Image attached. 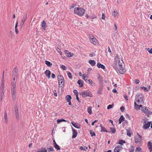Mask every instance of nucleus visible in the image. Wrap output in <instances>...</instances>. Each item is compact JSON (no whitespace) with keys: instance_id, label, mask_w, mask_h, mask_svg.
Wrapping results in <instances>:
<instances>
[{"instance_id":"1","label":"nucleus","mask_w":152,"mask_h":152,"mask_svg":"<svg viewBox=\"0 0 152 152\" xmlns=\"http://www.w3.org/2000/svg\"><path fill=\"white\" fill-rule=\"evenodd\" d=\"M118 65L119 68L118 69V71L120 73L123 74L126 72V70L125 68L124 64L122 60L119 61Z\"/></svg>"},{"instance_id":"2","label":"nucleus","mask_w":152,"mask_h":152,"mask_svg":"<svg viewBox=\"0 0 152 152\" xmlns=\"http://www.w3.org/2000/svg\"><path fill=\"white\" fill-rule=\"evenodd\" d=\"M75 13L80 16H83L85 12V10L82 8L75 7L74 9Z\"/></svg>"},{"instance_id":"3","label":"nucleus","mask_w":152,"mask_h":152,"mask_svg":"<svg viewBox=\"0 0 152 152\" xmlns=\"http://www.w3.org/2000/svg\"><path fill=\"white\" fill-rule=\"evenodd\" d=\"M58 78L59 87L62 89L64 87V78L63 76L60 75H58Z\"/></svg>"},{"instance_id":"4","label":"nucleus","mask_w":152,"mask_h":152,"mask_svg":"<svg viewBox=\"0 0 152 152\" xmlns=\"http://www.w3.org/2000/svg\"><path fill=\"white\" fill-rule=\"evenodd\" d=\"M79 94L80 95H81L83 97H85L87 96L91 97L93 96V95L91 92L88 90H86L83 92L79 93Z\"/></svg>"},{"instance_id":"5","label":"nucleus","mask_w":152,"mask_h":152,"mask_svg":"<svg viewBox=\"0 0 152 152\" xmlns=\"http://www.w3.org/2000/svg\"><path fill=\"white\" fill-rule=\"evenodd\" d=\"M142 122H143V128L144 129H147L150 126L151 123V121L148 122L146 120V119H143Z\"/></svg>"},{"instance_id":"6","label":"nucleus","mask_w":152,"mask_h":152,"mask_svg":"<svg viewBox=\"0 0 152 152\" xmlns=\"http://www.w3.org/2000/svg\"><path fill=\"white\" fill-rule=\"evenodd\" d=\"M139 98L140 101V104L143 103H144L143 100L144 99V96L142 93L138 94L136 95L135 100L137 101V99Z\"/></svg>"},{"instance_id":"7","label":"nucleus","mask_w":152,"mask_h":152,"mask_svg":"<svg viewBox=\"0 0 152 152\" xmlns=\"http://www.w3.org/2000/svg\"><path fill=\"white\" fill-rule=\"evenodd\" d=\"M90 39V42L94 45H96L97 43V39L94 37L92 35H91L89 36Z\"/></svg>"},{"instance_id":"8","label":"nucleus","mask_w":152,"mask_h":152,"mask_svg":"<svg viewBox=\"0 0 152 152\" xmlns=\"http://www.w3.org/2000/svg\"><path fill=\"white\" fill-rule=\"evenodd\" d=\"M138 136H136L135 137V142L137 143L140 142L142 140V137L137 133Z\"/></svg>"},{"instance_id":"9","label":"nucleus","mask_w":152,"mask_h":152,"mask_svg":"<svg viewBox=\"0 0 152 152\" xmlns=\"http://www.w3.org/2000/svg\"><path fill=\"white\" fill-rule=\"evenodd\" d=\"M11 92L13 100L14 101L16 98L15 94H16V90L15 88H11Z\"/></svg>"},{"instance_id":"10","label":"nucleus","mask_w":152,"mask_h":152,"mask_svg":"<svg viewBox=\"0 0 152 152\" xmlns=\"http://www.w3.org/2000/svg\"><path fill=\"white\" fill-rule=\"evenodd\" d=\"M72 138L74 139L76 137L77 134V131L74 129L72 127Z\"/></svg>"},{"instance_id":"11","label":"nucleus","mask_w":152,"mask_h":152,"mask_svg":"<svg viewBox=\"0 0 152 152\" xmlns=\"http://www.w3.org/2000/svg\"><path fill=\"white\" fill-rule=\"evenodd\" d=\"M18 69L17 67H15L13 69L12 71V75L16 77H17Z\"/></svg>"},{"instance_id":"12","label":"nucleus","mask_w":152,"mask_h":152,"mask_svg":"<svg viewBox=\"0 0 152 152\" xmlns=\"http://www.w3.org/2000/svg\"><path fill=\"white\" fill-rule=\"evenodd\" d=\"M71 124L72 125L76 128L78 129H80V128L81 125L80 124H79L78 123H74L73 122H72Z\"/></svg>"},{"instance_id":"13","label":"nucleus","mask_w":152,"mask_h":152,"mask_svg":"<svg viewBox=\"0 0 152 152\" xmlns=\"http://www.w3.org/2000/svg\"><path fill=\"white\" fill-rule=\"evenodd\" d=\"M64 51L65 53V54H66V56L67 57H72L74 55L73 53L69 52L67 50H65Z\"/></svg>"},{"instance_id":"14","label":"nucleus","mask_w":152,"mask_h":152,"mask_svg":"<svg viewBox=\"0 0 152 152\" xmlns=\"http://www.w3.org/2000/svg\"><path fill=\"white\" fill-rule=\"evenodd\" d=\"M148 147L150 151H152V143L151 142L149 141L148 142Z\"/></svg>"},{"instance_id":"15","label":"nucleus","mask_w":152,"mask_h":152,"mask_svg":"<svg viewBox=\"0 0 152 152\" xmlns=\"http://www.w3.org/2000/svg\"><path fill=\"white\" fill-rule=\"evenodd\" d=\"M45 74L46 76L49 79L50 78V75L51 74L50 71L49 70H46L45 72Z\"/></svg>"},{"instance_id":"16","label":"nucleus","mask_w":152,"mask_h":152,"mask_svg":"<svg viewBox=\"0 0 152 152\" xmlns=\"http://www.w3.org/2000/svg\"><path fill=\"white\" fill-rule=\"evenodd\" d=\"M97 66L99 68H101L102 69H105V66L103 64H101L100 63H98L97 64Z\"/></svg>"},{"instance_id":"17","label":"nucleus","mask_w":152,"mask_h":152,"mask_svg":"<svg viewBox=\"0 0 152 152\" xmlns=\"http://www.w3.org/2000/svg\"><path fill=\"white\" fill-rule=\"evenodd\" d=\"M4 122L5 123L7 124L8 122V118L7 115V112L6 111H4Z\"/></svg>"},{"instance_id":"18","label":"nucleus","mask_w":152,"mask_h":152,"mask_svg":"<svg viewBox=\"0 0 152 152\" xmlns=\"http://www.w3.org/2000/svg\"><path fill=\"white\" fill-rule=\"evenodd\" d=\"M141 110L142 111L143 113L146 114H147V111L148 110L147 109V108L145 106L142 107L141 108Z\"/></svg>"},{"instance_id":"19","label":"nucleus","mask_w":152,"mask_h":152,"mask_svg":"<svg viewBox=\"0 0 152 152\" xmlns=\"http://www.w3.org/2000/svg\"><path fill=\"white\" fill-rule=\"evenodd\" d=\"M134 107L136 109H139L140 107H142V105H138L137 104L136 102H135L134 103Z\"/></svg>"},{"instance_id":"20","label":"nucleus","mask_w":152,"mask_h":152,"mask_svg":"<svg viewBox=\"0 0 152 152\" xmlns=\"http://www.w3.org/2000/svg\"><path fill=\"white\" fill-rule=\"evenodd\" d=\"M100 126L101 127V132H109L107 131V130L104 127L102 126L101 124H100Z\"/></svg>"},{"instance_id":"21","label":"nucleus","mask_w":152,"mask_h":152,"mask_svg":"<svg viewBox=\"0 0 152 152\" xmlns=\"http://www.w3.org/2000/svg\"><path fill=\"white\" fill-rule=\"evenodd\" d=\"M15 115H16V118L17 119H18V118L19 117V114H18V108L17 107L15 108Z\"/></svg>"},{"instance_id":"22","label":"nucleus","mask_w":152,"mask_h":152,"mask_svg":"<svg viewBox=\"0 0 152 152\" xmlns=\"http://www.w3.org/2000/svg\"><path fill=\"white\" fill-rule=\"evenodd\" d=\"M66 99L67 102L71 101L72 97L70 95H67L66 97Z\"/></svg>"},{"instance_id":"23","label":"nucleus","mask_w":152,"mask_h":152,"mask_svg":"<svg viewBox=\"0 0 152 152\" xmlns=\"http://www.w3.org/2000/svg\"><path fill=\"white\" fill-rule=\"evenodd\" d=\"M78 84L80 85V87H81L83 86V83L81 80H79L77 82Z\"/></svg>"},{"instance_id":"24","label":"nucleus","mask_w":152,"mask_h":152,"mask_svg":"<svg viewBox=\"0 0 152 152\" xmlns=\"http://www.w3.org/2000/svg\"><path fill=\"white\" fill-rule=\"evenodd\" d=\"M42 28L45 30L46 28V23L44 20H43L42 22Z\"/></svg>"},{"instance_id":"25","label":"nucleus","mask_w":152,"mask_h":152,"mask_svg":"<svg viewBox=\"0 0 152 152\" xmlns=\"http://www.w3.org/2000/svg\"><path fill=\"white\" fill-rule=\"evenodd\" d=\"M124 118L123 115H122L121 116L119 119V124H120L123 121H124Z\"/></svg>"},{"instance_id":"26","label":"nucleus","mask_w":152,"mask_h":152,"mask_svg":"<svg viewBox=\"0 0 152 152\" xmlns=\"http://www.w3.org/2000/svg\"><path fill=\"white\" fill-rule=\"evenodd\" d=\"M88 62L92 66H94L96 64V62L94 60H90Z\"/></svg>"},{"instance_id":"27","label":"nucleus","mask_w":152,"mask_h":152,"mask_svg":"<svg viewBox=\"0 0 152 152\" xmlns=\"http://www.w3.org/2000/svg\"><path fill=\"white\" fill-rule=\"evenodd\" d=\"M37 152H47V150L46 149L44 148H42L40 149H39L38 151H37Z\"/></svg>"},{"instance_id":"28","label":"nucleus","mask_w":152,"mask_h":152,"mask_svg":"<svg viewBox=\"0 0 152 152\" xmlns=\"http://www.w3.org/2000/svg\"><path fill=\"white\" fill-rule=\"evenodd\" d=\"M16 81H13L11 83V85L12 87L11 88H15L16 86Z\"/></svg>"},{"instance_id":"29","label":"nucleus","mask_w":152,"mask_h":152,"mask_svg":"<svg viewBox=\"0 0 152 152\" xmlns=\"http://www.w3.org/2000/svg\"><path fill=\"white\" fill-rule=\"evenodd\" d=\"M18 21H17L16 22V24L15 25V33L16 34H18V29L17 28V26H18Z\"/></svg>"},{"instance_id":"30","label":"nucleus","mask_w":152,"mask_h":152,"mask_svg":"<svg viewBox=\"0 0 152 152\" xmlns=\"http://www.w3.org/2000/svg\"><path fill=\"white\" fill-rule=\"evenodd\" d=\"M119 148V145H118L115 147L114 150V152H119L121 150Z\"/></svg>"},{"instance_id":"31","label":"nucleus","mask_w":152,"mask_h":152,"mask_svg":"<svg viewBox=\"0 0 152 152\" xmlns=\"http://www.w3.org/2000/svg\"><path fill=\"white\" fill-rule=\"evenodd\" d=\"M45 63L49 67H50L52 65V64L48 61H46Z\"/></svg>"},{"instance_id":"32","label":"nucleus","mask_w":152,"mask_h":152,"mask_svg":"<svg viewBox=\"0 0 152 152\" xmlns=\"http://www.w3.org/2000/svg\"><path fill=\"white\" fill-rule=\"evenodd\" d=\"M110 132L114 133L116 132V129L114 128L110 127Z\"/></svg>"},{"instance_id":"33","label":"nucleus","mask_w":152,"mask_h":152,"mask_svg":"<svg viewBox=\"0 0 152 152\" xmlns=\"http://www.w3.org/2000/svg\"><path fill=\"white\" fill-rule=\"evenodd\" d=\"M102 87H100L98 90L97 92L99 94H102Z\"/></svg>"},{"instance_id":"34","label":"nucleus","mask_w":152,"mask_h":152,"mask_svg":"<svg viewBox=\"0 0 152 152\" xmlns=\"http://www.w3.org/2000/svg\"><path fill=\"white\" fill-rule=\"evenodd\" d=\"M126 142L125 141L123 140H120L118 141V143L121 145H123V144L125 143Z\"/></svg>"},{"instance_id":"35","label":"nucleus","mask_w":152,"mask_h":152,"mask_svg":"<svg viewBox=\"0 0 152 152\" xmlns=\"http://www.w3.org/2000/svg\"><path fill=\"white\" fill-rule=\"evenodd\" d=\"M53 145L56 149H57V150H60V147L56 143H55V145Z\"/></svg>"},{"instance_id":"36","label":"nucleus","mask_w":152,"mask_h":152,"mask_svg":"<svg viewBox=\"0 0 152 152\" xmlns=\"http://www.w3.org/2000/svg\"><path fill=\"white\" fill-rule=\"evenodd\" d=\"M91 108V107H89L88 108L87 111L89 114H91L92 113Z\"/></svg>"},{"instance_id":"37","label":"nucleus","mask_w":152,"mask_h":152,"mask_svg":"<svg viewBox=\"0 0 152 152\" xmlns=\"http://www.w3.org/2000/svg\"><path fill=\"white\" fill-rule=\"evenodd\" d=\"M4 83L1 82V90L3 91H4Z\"/></svg>"},{"instance_id":"38","label":"nucleus","mask_w":152,"mask_h":152,"mask_svg":"<svg viewBox=\"0 0 152 152\" xmlns=\"http://www.w3.org/2000/svg\"><path fill=\"white\" fill-rule=\"evenodd\" d=\"M47 149L49 150L48 151L49 152L52 151L54 150L53 148L51 146L50 147H49V146L47 147Z\"/></svg>"},{"instance_id":"39","label":"nucleus","mask_w":152,"mask_h":152,"mask_svg":"<svg viewBox=\"0 0 152 152\" xmlns=\"http://www.w3.org/2000/svg\"><path fill=\"white\" fill-rule=\"evenodd\" d=\"M62 121H65L66 122V121L65 120V119H58L57 120V122L58 123H60V122H62Z\"/></svg>"},{"instance_id":"40","label":"nucleus","mask_w":152,"mask_h":152,"mask_svg":"<svg viewBox=\"0 0 152 152\" xmlns=\"http://www.w3.org/2000/svg\"><path fill=\"white\" fill-rule=\"evenodd\" d=\"M134 146H132L130 149L129 150V152H134Z\"/></svg>"},{"instance_id":"41","label":"nucleus","mask_w":152,"mask_h":152,"mask_svg":"<svg viewBox=\"0 0 152 152\" xmlns=\"http://www.w3.org/2000/svg\"><path fill=\"white\" fill-rule=\"evenodd\" d=\"M90 134L91 136H95L96 134L95 132H94L91 130L90 131Z\"/></svg>"},{"instance_id":"42","label":"nucleus","mask_w":152,"mask_h":152,"mask_svg":"<svg viewBox=\"0 0 152 152\" xmlns=\"http://www.w3.org/2000/svg\"><path fill=\"white\" fill-rule=\"evenodd\" d=\"M67 75H68V77H69L70 79H72V74H71V73H70V72H68L67 73Z\"/></svg>"},{"instance_id":"43","label":"nucleus","mask_w":152,"mask_h":152,"mask_svg":"<svg viewBox=\"0 0 152 152\" xmlns=\"http://www.w3.org/2000/svg\"><path fill=\"white\" fill-rule=\"evenodd\" d=\"M131 132L128 129L127 130V134L129 137L131 136Z\"/></svg>"},{"instance_id":"44","label":"nucleus","mask_w":152,"mask_h":152,"mask_svg":"<svg viewBox=\"0 0 152 152\" xmlns=\"http://www.w3.org/2000/svg\"><path fill=\"white\" fill-rule=\"evenodd\" d=\"M141 151V149L140 148H137L135 150V152H140V151Z\"/></svg>"},{"instance_id":"45","label":"nucleus","mask_w":152,"mask_h":152,"mask_svg":"<svg viewBox=\"0 0 152 152\" xmlns=\"http://www.w3.org/2000/svg\"><path fill=\"white\" fill-rule=\"evenodd\" d=\"M4 71H3L2 76L1 82L4 83Z\"/></svg>"},{"instance_id":"46","label":"nucleus","mask_w":152,"mask_h":152,"mask_svg":"<svg viewBox=\"0 0 152 152\" xmlns=\"http://www.w3.org/2000/svg\"><path fill=\"white\" fill-rule=\"evenodd\" d=\"M61 68L63 70H65L66 69V67L64 65H62L61 66Z\"/></svg>"},{"instance_id":"47","label":"nucleus","mask_w":152,"mask_h":152,"mask_svg":"<svg viewBox=\"0 0 152 152\" xmlns=\"http://www.w3.org/2000/svg\"><path fill=\"white\" fill-rule=\"evenodd\" d=\"M113 104H112L111 105H110V104L107 107V109H109L110 108H113Z\"/></svg>"},{"instance_id":"48","label":"nucleus","mask_w":152,"mask_h":152,"mask_svg":"<svg viewBox=\"0 0 152 152\" xmlns=\"http://www.w3.org/2000/svg\"><path fill=\"white\" fill-rule=\"evenodd\" d=\"M141 88L142 89H143L144 91H148V90L147 89V88L145 87H141Z\"/></svg>"},{"instance_id":"49","label":"nucleus","mask_w":152,"mask_h":152,"mask_svg":"<svg viewBox=\"0 0 152 152\" xmlns=\"http://www.w3.org/2000/svg\"><path fill=\"white\" fill-rule=\"evenodd\" d=\"M147 114H148L147 115L148 117H149L148 115H151L152 114V112L149 111L148 110L147 111Z\"/></svg>"},{"instance_id":"50","label":"nucleus","mask_w":152,"mask_h":152,"mask_svg":"<svg viewBox=\"0 0 152 152\" xmlns=\"http://www.w3.org/2000/svg\"><path fill=\"white\" fill-rule=\"evenodd\" d=\"M120 109L122 112H123L124 111V110L125 108L123 106H121L120 107Z\"/></svg>"},{"instance_id":"51","label":"nucleus","mask_w":152,"mask_h":152,"mask_svg":"<svg viewBox=\"0 0 152 152\" xmlns=\"http://www.w3.org/2000/svg\"><path fill=\"white\" fill-rule=\"evenodd\" d=\"M88 81L89 84H91V85H92V83H93L92 80L91 79L88 80Z\"/></svg>"},{"instance_id":"52","label":"nucleus","mask_w":152,"mask_h":152,"mask_svg":"<svg viewBox=\"0 0 152 152\" xmlns=\"http://www.w3.org/2000/svg\"><path fill=\"white\" fill-rule=\"evenodd\" d=\"M118 14L117 12L116 11H114V14H113V15L115 16L116 15H117Z\"/></svg>"},{"instance_id":"53","label":"nucleus","mask_w":152,"mask_h":152,"mask_svg":"<svg viewBox=\"0 0 152 152\" xmlns=\"http://www.w3.org/2000/svg\"><path fill=\"white\" fill-rule=\"evenodd\" d=\"M102 18L103 20H105V15L104 13H103L102 15Z\"/></svg>"},{"instance_id":"54","label":"nucleus","mask_w":152,"mask_h":152,"mask_svg":"<svg viewBox=\"0 0 152 152\" xmlns=\"http://www.w3.org/2000/svg\"><path fill=\"white\" fill-rule=\"evenodd\" d=\"M24 23H23V22H22V21L20 23V26L21 27V28H22L23 27Z\"/></svg>"},{"instance_id":"55","label":"nucleus","mask_w":152,"mask_h":152,"mask_svg":"<svg viewBox=\"0 0 152 152\" xmlns=\"http://www.w3.org/2000/svg\"><path fill=\"white\" fill-rule=\"evenodd\" d=\"M76 99H77V100H78V102H80L81 101H80L79 100V98L78 97V95H77V94H76Z\"/></svg>"},{"instance_id":"56","label":"nucleus","mask_w":152,"mask_h":152,"mask_svg":"<svg viewBox=\"0 0 152 152\" xmlns=\"http://www.w3.org/2000/svg\"><path fill=\"white\" fill-rule=\"evenodd\" d=\"M73 92L75 94V95H76V94H77V95H78V92L77 90H74L73 91Z\"/></svg>"},{"instance_id":"57","label":"nucleus","mask_w":152,"mask_h":152,"mask_svg":"<svg viewBox=\"0 0 152 152\" xmlns=\"http://www.w3.org/2000/svg\"><path fill=\"white\" fill-rule=\"evenodd\" d=\"M4 91H2L1 90H0V92H1L0 94L1 97H2V96L4 94Z\"/></svg>"},{"instance_id":"58","label":"nucleus","mask_w":152,"mask_h":152,"mask_svg":"<svg viewBox=\"0 0 152 152\" xmlns=\"http://www.w3.org/2000/svg\"><path fill=\"white\" fill-rule=\"evenodd\" d=\"M135 82L136 84H138L139 83L140 80H139L137 79L135 80Z\"/></svg>"},{"instance_id":"59","label":"nucleus","mask_w":152,"mask_h":152,"mask_svg":"<svg viewBox=\"0 0 152 152\" xmlns=\"http://www.w3.org/2000/svg\"><path fill=\"white\" fill-rule=\"evenodd\" d=\"M126 118H129V120H130V117L129 116V115L128 114H126Z\"/></svg>"},{"instance_id":"60","label":"nucleus","mask_w":152,"mask_h":152,"mask_svg":"<svg viewBox=\"0 0 152 152\" xmlns=\"http://www.w3.org/2000/svg\"><path fill=\"white\" fill-rule=\"evenodd\" d=\"M95 53H90V56H91V57H92L95 55Z\"/></svg>"},{"instance_id":"61","label":"nucleus","mask_w":152,"mask_h":152,"mask_svg":"<svg viewBox=\"0 0 152 152\" xmlns=\"http://www.w3.org/2000/svg\"><path fill=\"white\" fill-rule=\"evenodd\" d=\"M112 91L113 93H118L117 91V90H116V89H113V90Z\"/></svg>"},{"instance_id":"62","label":"nucleus","mask_w":152,"mask_h":152,"mask_svg":"<svg viewBox=\"0 0 152 152\" xmlns=\"http://www.w3.org/2000/svg\"><path fill=\"white\" fill-rule=\"evenodd\" d=\"M80 149L81 150H83V151H86V149H84L83 147V146H81L80 147Z\"/></svg>"},{"instance_id":"63","label":"nucleus","mask_w":152,"mask_h":152,"mask_svg":"<svg viewBox=\"0 0 152 152\" xmlns=\"http://www.w3.org/2000/svg\"><path fill=\"white\" fill-rule=\"evenodd\" d=\"M51 77L52 78L54 79L55 77V75L53 73L52 74Z\"/></svg>"},{"instance_id":"64","label":"nucleus","mask_w":152,"mask_h":152,"mask_svg":"<svg viewBox=\"0 0 152 152\" xmlns=\"http://www.w3.org/2000/svg\"><path fill=\"white\" fill-rule=\"evenodd\" d=\"M124 97L125 99L126 100H128V96L126 95H124Z\"/></svg>"}]
</instances>
